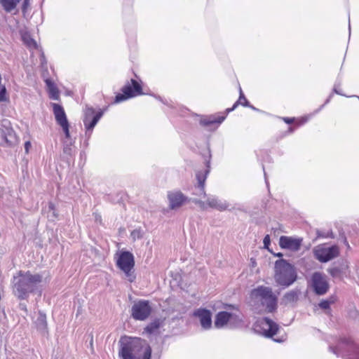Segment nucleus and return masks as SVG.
Instances as JSON below:
<instances>
[{"instance_id": "4468645a", "label": "nucleus", "mask_w": 359, "mask_h": 359, "mask_svg": "<svg viewBox=\"0 0 359 359\" xmlns=\"http://www.w3.org/2000/svg\"><path fill=\"white\" fill-rule=\"evenodd\" d=\"M315 257L322 263H326L339 255V248L337 245H333L330 247H320L313 250Z\"/></svg>"}, {"instance_id": "13d9d810", "label": "nucleus", "mask_w": 359, "mask_h": 359, "mask_svg": "<svg viewBox=\"0 0 359 359\" xmlns=\"http://www.w3.org/2000/svg\"><path fill=\"white\" fill-rule=\"evenodd\" d=\"M263 170H264V177H265V181H266V184H268V182H267V179H266V173L264 171V166H263Z\"/></svg>"}, {"instance_id": "5701e85b", "label": "nucleus", "mask_w": 359, "mask_h": 359, "mask_svg": "<svg viewBox=\"0 0 359 359\" xmlns=\"http://www.w3.org/2000/svg\"><path fill=\"white\" fill-rule=\"evenodd\" d=\"M49 93V97L54 100H60V92L55 83L48 79L45 81Z\"/></svg>"}, {"instance_id": "6ab92c4d", "label": "nucleus", "mask_w": 359, "mask_h": 359, "mask_svg": "<svg viewBox=\"0 0 359 359\" xmlns=\"http://www.w3.org/2000/svg\"><path fill=\"white\" fill-rule=\"evenodd\" d=\"M2 137L9 147L14 145L17 142V137L13 128L5 127L1 131Z\"/></svg>"}, {"instance_id": "f03ea898", "label": "nucleus", "mask_w": 359, "mask_h": 359, "mask_svg": "<svg viewBox=\"0 0 359 359\" xmlns=\"http://www.w3.org/2000/svg\"><path fill=\"white\" fill-rule=\"evenodd\" d=\"M43 276L39 273L32 274L31 271H19L17 276L13 277V292L19 299H26L30 293L39 292L42 282Z\"/></svg>"}, {"instance_id": "4be33fe9", "label": "nucleus", "mask_w": 359, "mask_h": 359, "mask_svg": "<svg viewBox=\"0 0 359 359\" xmlns=\"http://www.w3.org/2000/svg\"><path fill=\"white\" fill-rule=\"evenodd\" d=\"M207 204L209 207L219 211L226 210L229 207V204L226 201H222L215 197L208 198L207 200Z\"/></svg>"}, {"instance_id": "6e6d98bb", "label": "nucleus", "mask_w": 359, "mask_h": 359, "mask_svg": "<svg viewBox=\"0 0 359 359\" xmlns=\"http://www.w3.org/2000/svg\"><path fill=\"white\" fill-rule=\"evenodd\" d=\"M341 236H342V238H343V240H344V243L345 244H346L347 245H348V241H347V240H346V236H344V233H343L341 234Z\"/></svg>"}, {"instance_id": "864d4df0", "label": "nucleus", "mask_w": 359, "mask_h": 359, "mask_svg": "<svg viewBox=\"0 0 359 359\" xmlns=\"http://www.w3.org/2000/svg\"><path fill=\"white\" fill-rule=\"evenodd\" d=\"M194 194H196V195L199 196H203V197L205 196L203 194H200V191H198V189H195V191L194 192Z\"/></svg>"}, {"instance_id": "6e6552de", "label": "nucleus", "mask_w": 359, "mask_h": 359, "mask_svg": "<svg viewBox=\"0 0 359 359\" xmlns=\"http://www.w3.org/2000/svg\"><path fill=\"white\" fill-rule=\"evenodd\" d=\"M116 266L124 272L128 278L130 282H133L135 279L133 274V269L135 266V258L132 252L128 250H121L117 253Z\"/></svg>"}, {"instance_id": "9b49d317", "label": "nucleus", "mask_w": 359, "mask_h": 359, "mask_svg": "<svg viewBox=\"0 0 359 359\" xmlns=\"http://www.w3.org/2000/svg\"><path fill=\"white\" fill-rule=\"evenodd\" d=\"M103 114L104 111L102 109H100L97 112H95V110L92 107L86 108L84 113L83 122L86 128V136H88V138H90L93 128L97 125Z\"/></svg>"}, {"instance_id": "de8ad7c7", "label": "nucleus", "mask_w": 359, "mask_h": 359, "mask_svg": "<svg viewBox=\"0 0 359 359\" xmlns=\"http://www.w3.org/2000/svg\"><path fill=\"white\" fill-rule=\"evenodd\" d=\"M327 301L330 302V304H333V303H334V302H335V301H336V297H334V296H331V297H330L327 299Z\"/></svg>"}, {"instance_id": "ea45409f", "label": "nucleus", "mask_w": 359, "mask_h": 359, "mask_svg": "<svg viewBox=\"0 0 359 359\" xmlns=\"http://www.w3.org/2000/svg\"><path fill=\"white\" fill-rule=\"evenodd\" d=\"M191 201H192L195 204L198 205L201 208H205V202L196 198H191Z\"/></svg>"}, {"instance_id": "f3484780", "label": "nucleus", "mask_w": 359, "mask_h": 359, "mask_svg": "<svg viewBox=\"0 0 359 359\" xmlns=\"http://www.w3.org/2000/svg\"><path fill=\"white\" fill-rule=\"evenodd\" d=\"M152 311V304L146 299L135 301L131 309V314H151Z\"/></svg>"}, {"instance_id": "72a5a7b5", "label": "nucleus", "mask_w": 359, "mask_h": 359, "mask_svg": "<svg viewBox=\"0 0 359 359\" xmlns=\"http://www.w3.org/2000/svg\"><path fill=\"white\" fill-rule=\"evenodd\" d=\"M192 314H212L211 310L206 308H200L195 310Z\"/></svg>"}, {"instance_id": "f257e3e1", "label": "nucleus", "mask_w": 359, "mask_h": 359, "mask_svg": "<svg viewBox=\"0 0 359 359\" xmlns=\"http://www.w3.org/2000/svg\"><path fill=\"white\" fill-rule=\"evenodd\" d=\"M118 356L121 359H151L152 348L140 337L122 336L119 341Z\"/></svg>"}, {"instance_id": "f8f14e48", "label": "nucleus", "mask_w": 359, "mask_h": 359, "mask_svg": "<svg viewBox=\"0 0 359 359\" xmlns=\"http://www.w3.org/2000/svg\"><path fill=\"white\" fill-rule=\"evenodd\" d=\"M203 156L205 160L206 169L204 171H198L196 172V177L198 182V184L197 186H195L194 189H198L200 191L201 194L206 196L205 191V183L207 176L210 171V161L212 158L211 150L209 144L207 147V154H203Z\"/></svg>"}, {"instance_id": "473e14b6", "label": "nucleus", "mask_w": 359, "mask_h": 359, "mask_svg": "<svg viewBox=\"0 0 359 359\" xmlns=\"http://www.w3.org/2000/svg\"><path fill=\"white\" fill-rule=\"evenodd\" d=\"M130 236L132 237V238L133 240H136V239H140L142 238V231L141 229H134L131 233H130Z\"/></svg>"}, {"instance_id": "b1692460", "label": "nucleus", "mask_w": 359, "mask_h": 359, "mask_svg": "<svg viewBox=\"0 0 359 359\" xmlns=\"http://www.w3.org/2000/svg\"><path fill=\"white\" fill-rule=\"evenodd\" d=\"M36 327L38 331L44 334L48 332L46 316H38L36 320L34 321Z\"/></svg>"}, {"instance_id": "4c0bfd02", "label": "nucleus", "mask_w": 359, "mask_h": 359, "mask_svg": "<svg viewBox=\"0 0 359 359\" xmlns=\"http://www.w3.org/2000/svg\"><path fill=\"white\" fill-rule=\"evenodd\" d=\"M330 302L327 301V299H324L321 301L319 304V306L323 309H327L330 306Z\"/></svg>"}, {"instance_id": "bf43d9fd", "label": "nucleus", "mask_w": 359, "mask_h": 359, "mask_svg": "<svg viewBox=\"0 0 359 359\" xmlns=\"http://www.w3.org/2000/svg\"><path fill=\"white\" fill-rule=\"evenodd\" d=\"M41 64H43V61H45V57H44L43 54L42 55V57L41 58Z\"/></svg>"}, {"instance_id": "c03bdc74", "label": "nucleus", "mask_w": 359, "mask_h": 359, "mask_svg": "<svg viewBox=\"0 0 359 359\" xmlns=\"http://www.w3.org/2000/svg\"><path fill=\"white\" fill-rule=\"evenodd\" d=\"M31 147V142L29 141H27L25 143V150L26 153L29 152V148Z\"/></svg>"}, {"instance_id": "2f4dec72", "label": "nucleus", "mask_w": 359, "mask_h": 359, "mask_svg": "<svg viewBox=\"0 0 359 359\" xmlns=\"http://www.w3.org/2000/svg\"><path fill=\"white\" fill-rule=\"evenodd\" d=\"M212 311L215 312L216 313L221 310L224 309V304L222 302H216L212 305L210 306Z\"/></svg>"}, {"instance_id": "7ed1b4c3", "label": "nucleus", "mask_w": 359, "mask_h": 359, "mask_svg": "<svg viewBox=\"0 0 359 359\" xmlns=\"http://www.w3.org/2000/svg\"><path fill=\"white\" fill-rule=\"evenodd\" d=\"M275 282L286 288L292 285L298 278L295 266L285 259H279L274 263Z\"/></svg>"}, {"instance_id": "5fc2aeb1", "label": "nucleus", "mask_w": 359, "mask_h": 359, "mask_svg": "<svg viewBox=\"0 0 359 359\" xmlns=\"http://www.w3.org/2000/svg\"><path fill=\"white\" fill-rule=\"evenodd\" d=\"M273 255L275 257H280V259H282L281 257L283 256V253L281 252L273 253Z\"/></svg>"}, {"instance_id": "8fccbe9b", "label": "nucleus", "mask_w": 359, "mask_h": 359, "mask_svg": "<svg viewBox=\"0 0 359 359\" xmlns=\"http://www.w3.org/2000/svg\"><path fill=\"white\" fill-rule=\"evenodd\" d=\"M89 337H90V341H89V344L91 346H93V335L92 333H90L89 334Z\"/></svg>"}, {"instance_id": "423d86ee", "label": "nucleus", "mask_w": 359, "mask_h": 359, "mask_svg": "<svg viewBox=\"0 0 359 359\" xmlns=\"http://www.w3.org/2000/svg\"><path fill=\"white\" fill-rule=\"evenodd\" d=\"M250 295L253 298H259L261 304L269 313H273L278 307V297L269 287L259 285L252 290Z\"/></svg>"}, {"instance_id": "9d476101", "label": "nucleus", "mask_w": 359, "mask_h": 359, "mask_svg": "<svg viewBox=\"0 0 359 359\" xmlns=\"http://www.w3.org/2000/svg\"><path fill=\"white\" fill-rule=\"evenodd\" d=\"M122 93H117L114 103H120L137 95L144 94L142 85L135 79H131L121 88Z\"/></svg>"}, {"instance_id": "393cba45", "label": "nucleus", "mask_w": 359, "mask_h": 359, "mask_svg": "<svg viewBox=\"0 0 359 359\" xmlns=\"http://www.w3.org/2000/svg\"><path fill=\"white\" fill-rule=\"evenodd\" d=\"M74 149L72 148V142H70L69 144L65 143L63 145V149H62V158L68 163H69L73 154H74Z\"/></svg>"}, {"instance_id": "37998d69", "label": "nucleus", "mask_w": 359, "mask_h": 359, "mask_svg": "<svg viewBox=\"0 0 359 359\" xmlns=\"http://www.w3.org/2000/svg\"><path fill=\"white\" fill-rule=\"evenodd\" d=\"M283 119L287 124L292 123L294 121V118H289V117H284Z\"/></svg>"}, {"instance_id": "c9c22d12", "label": "nucleus", "mask_w": 359, "mask_h": 359, "mask_svg": "<svg viewBox=\"0 0 359 359\" xmlns=\"http://www.w3.org/2000/svg\"><path fill=\"white\" fill-rule=\"evenodd\" d=\"M264 248L267 249L269 251L271 252L269 250V245H271V239L269 235H266L263 239Z\"/></svg>"}, {"instance_id": "1a4fd4ad", "label": "nucleus", "mask_w": 359, "mask_h": 359, "mask_svg": "<svg viewBox=\"0 0 359 359\" xmlns=\"http://www.w3.org/2000/svg\"><path fill=\"white\" fill-rule=\"evenodd\" d=\"M239 104H241L243 107L250 106V102L246 99L245 95L243 94L241 88H239V98L238 100L233 104L232 107L227 108L225 111V114L223 116H218L215 117L214 115H211L207 116L205 118H201L200 120V124L203 126H209L213 124H221L226 118V115L233 111Z\"/></svg>"}, {"instance_id": "ddd939ff", "label": "nucleus", "mask_w": 359, "mask_h": 359, "mask_svg": "<svg viewBox=\"0 0 359 359\" xmlns=\"http://www.w3.org/2000/svg\"><path fill=\"white\" fill-rule=\"evenodd\" d=\"M311 285L313 292L317 295H324L330 289V284L325 276L318 271L311 275Z\"/></svg>"}, {"instance_id": "7c9ffc66", "label": "nucleus", "mask_w": 359, "mask_h": 359, "mask_svg": "<svg viewBox=\"0 0 359 359\" xmlns=\"http://www.w3.org/2000/svg\"><path fill=\"white\" fill-rule=\"evenodd\" d=\"M48 212L51 214L53 218H57L58 216L55 205L53 202H49L48 205Z\"/></svg>"}, {"instance_id": "2eb2a0df", "label": "nucleus", "mask_w": 359, "mask_h": 359, "mask_svg": "<svg viewBox=\"0 0 359 359\" xmlns=\"http://www.w3.org/2000/svg\"><path fill=\"white\" fill-rule=\"evenodd\" d=\"M168 198L169 201V207L171 210L177 209L181 207L184 203H189L191 200V198L186 196L180 191L168 192Z\"/></svg>"}, {"instance_id": "a18cd8bd", "label": "nucleus", "mask_w": 359, "mask_h": 359, "mask_svg": "<svg viewBox=\"0 0 359 359\" xmlns=\"http://www.w3.org/2000/svg\"><path fill=\"white\" fill-rule=\"evenodd\" d=\"M19 308H20V309L21 311H25V312H27L26 304H24V303H20L19 304Z\"/></svg>"}, {"instance_id": "052dcab7", "label": "nucleus", "mask_w": 359, "mask_h": 359, "mask_svg": "<svg viewBox=\"0 0 359 359\" xmlns=\"http://www.w3.org/2000/svg\"><path fill=\"white\" fill-rule=\"evenodd\" d=\"M175 319H179L178 316L174 317L172 318V320L174 321Z\"/></svg>"}, {"instance_id": "aec40b11", "label": "nucleus", "mask_w": 359, "mask_h": 359, "mask_svg": "<svg viewBox=\"0 0 359 359\" xmlns=\"http://www.w3.org/2000/svg\"><path fill=\"white\" fill-rule=\"evenodd\" d=\"M301 292L298 289L292 290L286 292L282 298V304L285 305L293 304L299 299Z\"/></svg>"}, {"instance_id": "58836bf2", "label": "nucleus", "mask_w": 359, "mask_h": 359, "mask_svg": "<svg viewBox=\"0 0 359 359\" xmlns=\"http://www.w3.org/2000/svg\"><path fill=\"white\" fill-rule=\"evenodd\" d=\"M6 88L4 86L0 90V102L6 101Z\"/></svg>"}, {"instance_id": "20e7f679", "label": "nucleus", "mask_w": 359, "mask_h": 359, "mask_svg": "<svg viewBox=\"0 0 359 359\" xmlns=\"http://www.w3.org/2000/svg\"><path fill=\"white\" fill-rule=\"evenodd\" d=\"M280 328V325L276 322L264 316L262 318H258L256 320L252 325V330L254 333L265 338L272 339L275 342L282 343L285 340L283 337L274 338V336L278 333Z\"/></svg>"}, {"instance_id": "cd10ccee", "label": "nucleus", "mask_w": 359, "mask_h": 359, "mask_svg": "<svg viewBox=\"0 0 359 359\" xmlns=\"http://www.w3.org/2000/svg\"><path fill=\"white\" fill-rule=\"evenodd\" d=\"M231 311H238V306L234 304H224V309L219 311L216 314H233Z\"/></svg>"}, {"instance_id": "412c9836", "label": "nucleus", "mask_w": 359, "mask_h": 359, "mask_svg": "<svg viewBox=\"0 0 359 359\" xmlns=\"http://www.w3.org/2000/svg\"><path fill=\"white\" fill-rule=\"evenodd\" d=\"M165 320V318L163 319L161 318H155L151 323H149L144 329V332L149 334H154L156 333L158 329L163 325V321Z\"/></svg>"}, {"instance_id": "c756f323", "label": "nucleus", "mask_w": 359, "mask_h": 359, "mask_svg": "<svg viewBox=\"0 0 359 359\" xmlns=\"http://www.w3.org/2000/svg\"><path fill=\"white\" fill-rule=\"evenodd\" d=\"M327 271L332 278H339L343 273V269L338 266L329 268Z\"/></svg>"}, {"instance_id": "dca6fc26", "label": "nucleus", "mask_w": 359, "mask_h": 359, "mask_svg": "<svg viewBox=\"0 0 359 359\" xmlns=\"http://www.w3.org/2000/svg\"><path fill=\"white\" fill-rule=\"evenodd\" d=\"M303 238L281 236L279 239V245L282 249L290 250L293 252L298 251L302 245Z\"/></svg>"}, {"instance_id": "bb28decb", "label": "nucleus", "mask_w": 359, "mask_h": 359, "mask_svg": "<svg viewBox=\"0 0 359 359\" xmlns=\"http://www.w3.org/2000/svg\"><path fill=\"white\" fill-rule=\"evenodd\" d=\"M194 316L199 318L201 325L203 329L208 330V329H210V327H212V316Z\"/></svg>"}, {"instance_id": "a211bd4d", "label": "nucleus", "mask_w": 359, "mask_h": 359, "mask_svg": "<svg viewBox=\"0 0 359 359\" xmlns=\"http://www.w3.org/2000/svg\"><path fill=\"white\" fill-rule=\"evenodd\" d=\"M51 104L56 123L60 126L69 123L63 107L57 103H52Z\"/></svg>"}, {"instance_id": "0eeeda50", "label": "nucleus", "mask_w": 359, "mask_h": 359, "mask_svg": "<svg viewBox=\"0 0 359 359\" xmlns=\"http://www.w3.org/2000/svg\"><path fill=\"white\" fill-rule=\"evenodd\" d=\"M246 316H215L214 326L217 329H238L248 327L250 321L245 319Z\"/></svg>"}, {"instance_id": "09e8293b", "label": "nucleus", "mask_w": 359, "mask_h": 359, "mask_svg": "<svg viewBox=\"0 0 359 359\" xmlns=\"http://www.w3.org/2000/svg\"><path fill=\"white\" fill-rule=\"evenodd\" d=\"M333 91H334L335 93L338 94V95H344V94H342L340 91H339V90H338V89H337V86H336V85H334V86Z\"/></svg>"}, {"instance_id": "e2e57ef3", "label": "nucleus", "mask_w": 359, "mask_h": 359, "mask_svg": "<svg viewBox=\"0 0 359 359\" xmlns=\"http://www.w3.org/2000/svg\"><path fill=\"white\" fill-rule=\"evenodd\" d=\"M88 142L86 141V142H85V145H86V146H88Z\"/></svg>"}, {"instance_id": "603ef678", "label": "nucleus", "mask_w": 359, "mask_h": 359, "mask_svg": "<svg viewBox=\"0 0 359 359\" xmlns=\"http://www.w3.org/2000/svg\"><path fill=\"white\" fill-rule=\"evenodd\" d=\"M246 107H249V108L252 109L254 111H260V110L259 109L256 108L253 105H251L250 104V106H247Z\"/></svg>"}, {"instance_id": "e433bc0d", "label": "nucleus", "mask_w": 359, "mask_h": 359, "mask_svg": "<svg viewBox=\"0 0 359 359\" xmlns=\"http://www.w3.org/2000/svg\"><path fill=\"white\" fill-rule=\"evenodd\" d=\"M30 1L31 0H24L22 4V12L23 14H25L27 13V8L30 5Z\"/></svg>"}, {"instance_id": "39448f33", "label": "nucleus", "mask_w": 359, "mask_h": 359, "mask_svg": "<svg viewBox=\"0 0 359 359\" xmlns=\"http://www.w3.org/2000/svg\"><path fill=\"white\" fill-rule=\"evenodd\" d=\"M329 350L344 359H359V346L351 338H340L336 346H329Z\"/></svg>"}, {"instance_id": "49530a36", "label": "nucleus", "mask_w": 359, "mask_h": 359, "mask_svg": "<svg viewBox=\"0 0 359 359\" xmlns=\"http://www.w3.org/2000/svg\"><path fill=\"white\" fill-rule=\"evenodd\" d=\"M326 238H334L332 231L330 230V231L326 232Z\"/></svg>"}, {"instance_id": "f704fd0d", "label": "nucleus", "mask_w": 359, "mask_h": 359, "mask_svg": "<svg viewBox=\"0 0 359 359\" xmlns=\"http://www.w3.org/2000/svg\"><path fill=\"white\" fill-rule=\"evenodd\" d=\"M60 127L63 130V132L65 133V137L67 138V139L70 138L69 123H66L65 125H62Z\"/></svg>"}, {"instance_id": "4d7b16f0", "label": "nucleus", "mask_w": 359, "mask_h": 359, "mask_svg": "<svg viewBox=\"0 0 359 359\" xmlns=\"http://www.w3.org/2000/svg\"><path fill=\"white\" fill-rule=\"evenodd\" d=\"M294 318L293 317L287 323H282L283 325L287 326L290 325V323L294 320Z\"/></svg>"}, {"instance_id": "a19ab883", "label": "nucleus", "mask_w": 359, "mask_h": 359, "mask_svg": "<svg viewBox=\"0 0 359 359\" xmlns=\"http://www.w3.org/2000/svg\"><path fill=\"white\" fill-rule=\"evenodd\" d=\"M130 316L137 320L143 321V320H145L146 319H147V318L149 316Z\"/></svg>"}, {"instance_id": "79ce46f5", "label": "nucleus", "mask_w": 359, "mask_h": 359, "mask_svg": "<svg viewBox=\"0 0 359 359\" xmlns=\"http://www.w3.org/2000/svg\"><path fill=\"white\" fill-rule=\"evenodd\" d=\"M317 238H326V232L316 229Z\"/></svg>"}, {"instance_id": "a878e982", "label": "nucleus", "mask_w": 359, "mask_h": 359, "mask_svg": "<svg viewBox=\"0 0 359 359\" xmlns=\"http://www.w3.org/2000/svg\"><path fill=\"white\" fill-rule=\"evenodd\" d=\"M20 0H0V4L6 12L12 11Z\"/></svg>"}, {"instance_id": "3c124183", "label": "nucleus", "mask_w": 359, "mask_h": 359, "mask_svg": "<svg viewBox=\"0 0 359 359\" xmlns=\"http://www.w3.org/2000/svg\"><path fill=\"white\" fill-rule=\"evenodd\" d=\"M331 97H332V95H330L328 98L326 100V101L325 102V103L320 107V108H323L325 104H327L330 101V99H331Z\"/></svg>"}, {"instance_id": "c85d7f7f", "label": "nucleus", "mask_w": 359, "mask_h": 359, "mask_svg": "<svg viewBox=\"0 0 359 359\" xmlns=\"http://www.w3.org/2000/svg\"><path fill=\"white\" fill-rule=\"evenodd\" d=\"M22 39L23 42L29 47H36V42L34 39L31 37V36L25 33L22 36Z\"/></svg>"}, {"instance_id": "680f3d73", "label": "nucleus", "mask_w": 359, "mask_h": 359, "mask_svg": "<svg viewBox=\"0 0 359 359\" xmlns=\"http://www.w3.org/2000/svg\"><path fill=\"white\" fill-rule=\"evenodd\" d=\"M289 130H290V132H292V131H293V128H292V127H290V128H289Z\"/></svg>"}]
</instances>
